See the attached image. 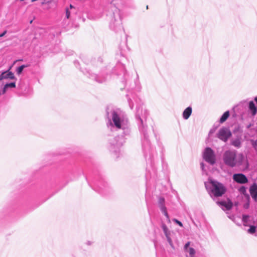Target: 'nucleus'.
<instances>
[{
	"label": "nucleus",
	"instance_id": "obj_5",
	"mask_svg": "<svg viewBox=\"0 0 257 257\" xmlns=\"http://www.w3.org/2000/svg\"><path fill=\"white\" fill-rule=\"evenodd\" d=\"M233 179L239 184H245L248 182L246 177L243 174H235L233 175Z\"/></svg>",
	"mask_w": 257,
	"mask_h": 257
},
{
	"label": "nucleus",
	"instance_id": "obj_27",
	"mask_svg": "<svg viewBox=\"0 0 257 257\" xmlns=\"http://www.w3.org/2000/svg\"><path fill=\"white\" fill-rule=\"evenodd\" d=\"M254 100L256 101V102L257 103V97H255L254 98Z\"/></svg>",
	"mask_w": 257,
	"mask_h": 257
},
{
	"label": "nucleus",
	"instance_id": "obj_13",
	"mask_svg": "<svg viewBox=\"0 0 257 257\" xmlns=\"http://www.w3.org/2000/svg\"><path fill=\"white\" fill-rule=\"evenodd\" d=\"M160 207L162 212L164 214L166 217L169 219V215L167 213L166 207L164 205H161Z\"/></svg>",
	"mask_w": 257,
	"mask_h": 257
},
{
	"label": "nucleus",
	"instance_id": "obj_25",
	"mask_svg": "<svg viewBox=\"0 0 257 257\" xmlns=\"http://www.w3.org/2000/svg\"><path fill=\"white\" fill-rule=\"evenodd\" d=\"M240 191L243 193L245 192V188L244 187H242L240 188Z\"/></svg>",
	"mask_w": 257,
	"mask_h": 257
},
{
	"label": "nucleus",
	"instance_id": "obj_10",
	"mask_svg": "<svg viewBox=\"0 0 257 257\" xmlns=\"http://www.w3.org/2000/svg\"><path fill=\"white\" fill-rule=\"evenodd\" d=\"M192 113V108L190 106L186 108L183 112V118L187 119Z\"/></svg>",
	"mask_w": 257,
	"mask_h": 257
},
{
	"label": "nucleus",
	"instance_id": "obj_3",
	"mask_svg": "<svg viewBox=\"0 0 257 257\" xmlns=\"http://www.w3.org/2000/svg\"><path fill=\"white\" fill-rule=\"evenodd\" d=\"M204 159L211 165L215 163V155L210 148H206L203 153Z\"/></svg>",
	"mask_w": 257,
	"mask_h": 257
},
{
	"label": "nucleus",
	"instance_id": "obj_8",
	"mask_svg": "<svg viewBox=\"0 0 257 257\" xmlns=\"http://www.w3.org/2000/svg\"><path fill=\"white\" fill-rule=\"evenodd\" d=\"M249 192L252 198L257 201V185L253 184L249 188Z\"/></svg>",
	"mask_w": 257,
	"mask_h": 257
},
{
	"label": "nucleus",
	"instance_id": "obj_11",
	"mask_svg": "<svg viewBox=\"0 0 257 257\" xmlns=\"http://www.w3.org/2000/svg\"><path fill=\"white\" fill-rule=\"evenodd\" d=\"M249 108L251 111L252 115L254 116L256 113V108L252 101L249 102Z\"/></svg>",
	"mask_w": 257,
	"mask_h": 257
},
{
	"label": "nucleus",
	"instance_id": "obj_23",
	"mask_svg": "<svg viewBox=\"0 0 257 257\" xmlns=\"http://www.w3.org/2000/svg\"><path fill=\"white\" fill-rule=\"evenodd\" d=\"M8 89V87L6 86V85H5L4 88H3V91H2V94H4L6 93V91H7V89Z\"/></svg>",
	"mask_w": 257,
	"mask_h": 257
},
{
	"label": "nucleus",
	"instance_id": "obj_20",
	"mask_svg": "<svg viewBox=\"0 0 257 257\" xmlns=\"http://www.w3.org/2000/svg\"><path fill=\"white\" fill-rule=\"evenodd\" d=\"M173 221L175 222L176 223H177L180 226L183 227V224L180 221L176 219H174Z\"/></svg>",
	"mask_w": 257,
	"mask_h": 257
},
{
	"label": "nucleus",
	"instance_id": "obj_29",
	"mask_svg": "<svg viewBox=\"0 0 257 257\" xmlns=\"http://www.w3.org/2000/svg\"><path fill=\"white\" fill-rule=\"evenodd\" d=\"M205 187H206V188L207 189V185H206V183H205Z\"/></svg>",
	"mask_w": 257,
	"mask_h": 257
},
{
	"label": "nucleus",
	"instance_id": "obj_28",
	"mask_svg": "<svg viewBox=\"0 0 257 257\" xmlns=\"http://www.w3.org/2000/svg\"><path fill=\"white\" fill-rule=\"evenodd\" d=\"M70 8H71V9L73 8V6H72V5H70Z\"/></svg>",
	"mask_w": 257,
	"mask_h": 257
},
{
	"label": "nucleus",
	"instance_id": "obj_1",
	"mask_svg": "<svg viewBox=\"0 0 257 257\" xmlns=\"http://www.w3.org/2000/svg\"><path fill=\"white\" fill-rule=\"evenodd\" d=\"M208 182L210 184L209 193L214 197H221L226 192L227 188L223 184L211 178L208 179Z\"/></svg>",
	"mask_w": 257,
	"mask_h": 257
},
{
	"label": "nucleus",
	"instance_id": "obj_4",
	"mask_svg": "<svg viewBox=\"0 0 257 257\" xmlns=\"http://www.w3.org/2000/svg\"><path fill=\"white\" fill-rule=\"evenodd\" d=\"M217 135L219 139L224 142H226L231 136V133L229 130L223 128L219 130Z\"/></svg>",
	"mask_w": 257,
	"mask_h": 257
},
{
	"label": "nucleus",
	"instance_id": "obj_15",
	"mask_svg": "<svg viewBox=\"0 0 257 257\" xmlns=\"http://www.w3.org/2000/svg\"><path fill=\"white\" fill-rule=\"evenodd\" d=\"M26 67V66L23 65L20 66L19 67H18L17 70V72L18 74H20L22 72L24 68H25Z\"/></svg>",
	"mask_w": 257,
	"mask_h": 257
},
{
	"label": "nucleus",
	"instance_id": "obj_9",
	"mask_svg": "<svg viewBox=\"0 0 257 257\" xmlns=\"http://www.w3.org/2000/svg\"><path fill=\"white\" fill-rule=\"evenodd\" d=\"M217 203L218 205L225 207L227 210H230L232 207V203L230 200H228L227 202L219 201Z\"/></svg>",
	"mask_w": 257,
	"mask_h": 257
},
{
	"label": "nucleus",
	"instance_id": "obj_19",
	"mask_svg": "<svg viewBox=\"0 0 257 257\" xmlns=\"http://www.w3.org/2000/svg\"><path fill=\"white\" fill-rule=\"evenodd\" d=\"M164 202H165V199L164 198H160L159 199V203L160 204V206L161 205H164Z\"/></svg>",
	"mask_w": 257,
	"mask_h": 257
},
{
	"label": "nucleus",
	"instance_id": "obj_12",
	"mask_svg": "<svg viewBox=\"0 0 257 257\" xmlns=\"http://www.w3.org/2000/svg\"><path fill=\"white\" fill-rule=\"evenodd\" d=\"M229 116V111H225L223 114V115H222V116L221 117V118L220 119V120H219L220 123H222L224 122V121H225L227 120V119L228 118Z\"/></svg>",
	"mask_w": 257,
	"mask_h": 257
},
{
	"label": "nucleus",
	"instance_id": "obj_16",
	"mask_svg": "<svg viewBox=\"0 0 257 257\" xmlns=\"http://www.w3.org/2000/svg\"><path fill=\"white\" fill-rule=\"evenodd\" d=\"M232 145L236 147H239L240 145V142L238 140H235L232 142Z\"/></svg>",
	"mask_w": 257,
	"mask_h": 257
},
{
	"label": "nucleus",
	"instance_id": "obj_24",
	"mask_svg": "<svg viewBox=\"0 0 257 257\" xmlns=\"http://www.w3.org/2000/svg\"><path fill=\"white\" fill-rule=\"evenodd\" d=\"M189 245H190V242H187V243L185 244V246H184V249H186L188 247V246H189Z\"/></svg>",
	"mask_w": 257,
	"mask_h": 257
},
{
	"label": "nucleus",
	"instance_id": "obj_22",
	"mask_svg": "<svg viewBox=\"0 0 257 257\" xmlns=\"http://www.w3.org/2000/svg\"><path fill=\"white\" fill-rule=\"evenodd\" d=\"M66 15L67 18L69 19L70 16V12H69L68 9L66 10Z\"/></svg>",
	"mask_w": 257,
	"mask_h": 257
},
{
	"label": "nucleus",
	"instance_id": "obj_7",
	"mask_svg": "<svg viewBox=\"0 0 257 257\" xmlns=\"http://www.w3.org/2000/svg\"><path fill=\"white\" fill-rule=\"evenodd\" d=\"M15 78L14 74L9 70L5 72H3L0 75V80L6 79H14Z\"/></svg>",
	"mask_w": 257,
	"mask_h": 257
},
{
	"label": "nucleus",
	"instance_id": "obj_21",
	"mask_svg": "<svg viewBox=\"0 0 257 257\" xmlns=\"http://www.w3.org/2000/svg\"><path fill=\"white\" fill-rule=\"evenodd\" d=\"M162 227H163L164 231L165 232V234L167 235V231H168L167 227L166 226V225H164V224L163 225Z\"/></svg>",
	"mask_w": 257,
	"mask_h": 257
},
{
	"label": "nucleus",
	"instance_id": "obj_14",
	"mask_svg": "<svg viewBox=\"0 0 257 257\" xmlns=\"http://www.w3.org/2000/svg\"><path fill=\"white\" fill-rule=\"evenodd\" d=\"M256 227L255 226L251 225L250 228L248 229L247 232L249 233L253 234L255 232Z\"/></svg>",
	"mask_w": 257,
	"mask_h": 257
},
{
	"label": "nucleus",
	"instance_id": "obj_26",
	"mask_svg": "<svg viewBox=\"0 0 257 257\" xmlns=\"http://www.w3.org/2000/svg\"><path fill=\"white\" fill-rule=\"evenodd\" d=\"M7 33V31H4L2 34H0V37H3Z\"/></svg>",
	"mask_w": 257,
	"mask_h": 257
},
{
	"label": "nucleus",
	"instance_id": "obj_2",
	"mask_svg": "<svg viewBox=\"0 0 257 257\" xmlns=\"http://www.w3.org/2000/svg\"><path fill=\"white\" fill-rule=\"evenodd\" d=\"M235 151H227L223 155V160L225 164L233 167L236 164Z\"/></svg>",
	"mask_w": 257,
	"mask_h": 257
},
{
	"label": "nucleus",
	"instance_id": "obj_18",
	"mask_svg": "<svg viewBox=\"0 0 257 257\" xmlns=\"http://www.w3.org/2000/svg\"><path fill=\"white\" fill-rule=\"evenodd\" d=\"M6 86L8 87V88L9 87H11V88H15L16 87V83L15 82H12V83H7L6 84Z\"/></svg>",
	"mask_w": 257,
	"mask_h": 257
},
{
	"label": "nucleus",
	"instance_id": "obj_17",
	"mask_svg": "<svg viewBox=\"0 0 257 257\" xmlns=\"http://www.w3.org/2000/svg\"><path fill=\"white\" fill-rule=\"evenodd\" d=\"M189 252L190 255L191 256V257H194V255L195 253V251L194 248L190 247L189 248Z\"/></svg>",
	"mask_w": 257,
	"mask_h": 257
},
{
	"label": "nucleus",
	"instance_id": "obj_6",
	"mask_svg": "<svg viewBox=\"0 0 257 257\" xmlns=\"http://www.w3.org/2000/svg\"><path fill=\"white\" fill-rule=\"evenodd\" d=\"M112 119L115 126L118 128H120L121 127L120 117L117 112L113 111L112 112Z\"/></svg>",
	"mask_w": 257,
	"mask_h": 257
}]
</instances>
